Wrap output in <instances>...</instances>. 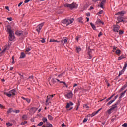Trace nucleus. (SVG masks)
I'll use <instances>...</instances> for the list:
<instances>
[{"instance_id": "43", "label": "nucleus", "mask_w": 127, "mask_h": 127, "mask_svg": "<svg viewBox=\"0 0 127 127\" xmlns=\"http://www.w3.org/2000/svg\"><path fill=\"white\" fill-rule=\"evenodd\" d=\"M119 34L121 35V34H124V31H122V30H119Z\"/></svg>"}, {"instance_id": "12", "label": "nucleus", "mask_w": 127, "mask_h": 127, "mask_svg": "<svg viewBox=\"0 0 127 127\" xmlns=\"http://www.w3.org/2000/svg\"><path fill=\"white\" fill-rule=\"evenodd\" d=\"M47 99L46 100V106H48V105H49V103H48V101H49L50 98H51V96L49 95L47 96Z\"/></svg>"}, {"instance_id": "63", "label": "nucleus", "mask_w": 127, "mask_h": 127, "mask_svg": "<svg viewBox=\"0 0 127 127\" xmlns=\"http://www.w3.org/2000/svg\"><path fill=\"white\" fill-rule=\"evenodd\" d=\"M105 82L106 84L109 83V81H108V80H107V79H105Z\"/></svg>"}, {"instance_id": "21", "label": "nucleus", "mask_w": 127, "mask_h": 127, "mask_svg": "<svg viewBox=\"0 0 127 127\" xmlns=\"http://www.w3.org/2000/svg\"><path fill=\"white\" fill-rule=\"evenodd\" d=\"M48 119L49 121H53V117L50 115H48Z\"/></svg>"}, {"instance_id": "19", "label": "nucleus", "mask_w": 127, "mask_h": 127, "mask_svg": "<svg viewBox=\"0 0 127 127\" xmlns=\"http://www.w3.org/2000/svg\"><path fill=\"white\" fill-rule=\"evenodd\" d=\"M77 20H78V22H79L80 23H82V24L84 23L82 21L83 20L82 17H80V18H78Z\"/></svg>"}, {"instance_id": "13", "label": "nucleus", "mask_w": 127, "mask_h": 127, "mask_svg": "<svg viewBox=\"0 0 127 127\" xmlns=\"http://www.w3.org/2000/svg\"><path fill=\"white\" fill-rule=\"evenodd\" d=\"M101 23L102 24H103V25H104V23L103 22V21H101V20H100V19L97 20V21L96 22V24L97 25H99V24H101Z\"/></svg>"}, {"instance_id": "64", "label": "nucleus", "mask_w": 127, "mask_h": 127, "mask_svg": "<svg viewBox=\"0 0 127 127\" xmlns=\"http://www.w3.org/2000/svg\"><path fill=\"white\" fill-rule=\"evenodd\" d=\"M123 87H124L125 88H127V84H125L124 86H123Z\"/></svg>"}, {"instance_id": "31", "label": "nucleus", "mask_w": 127, "mask_h": 127, "mask_svg": "<svg viewBox=\"0 0 127 127\" xmlns=\"http://www.w3.org/2000/svg\"><path fill=\"white\" fill-rule=\"evenodd\" d=\"M40 41L42 43H45V39L41 38Z\"/></svg>"}, {"instance_id": "3", "label": "nucleus", "mask_w": 127, "mask_h": 127, "mask_svg": "<svg viewBox=\"0 0 127 127\" xmlns=\"http://www.w3.org/2000/svg\"><path fill=\"white\" fill-rule=\"evenodd\" d=\"M74 22V18H72L70 20H67V19H65L63 20V23H64V24H66V26L71 24V23H73Z\"/></svg>"}, {"instance_id": "32", "label": "nucleus", "mask_w": 127, "mask_h": 127, "mask_svg": "<svg viewBox=\"0 0 127 127\" xmlns=\"http://www.w3.org/2000/svg\"><path fill=\"white\" fill-rule=\"evenodd\" d=\"M115 53L116 54H121V50L118 49V50H116L115 52Z\"/></svg>"}, {"instance_id": "36", "label": "nucleus", "mask_w": 127, "mask_h": 127, "mask_svg": "<svg viewBox=\"0 0 127 127\" xmlns=\"http://www.w3.org/2000/svg\"><path fill=\"white\" fill-rule=\"evenodd\" d=\"M121 99H119L117 101V102L115 103V104L117 105L118 106V105H119V103H120V102H121Z\"/></svg>"}, {"instance_id": "29", "label": "nucleus", "mask_w": 127, "mask_h": 127, "mask_svg": "<svg viewBox=\"0 0 127 127\" xmlns=\"http://www.w3.org/2000/svg\"><path fill=\"white\" fill-rule=\"evenodd\" d=\"M42 121L44 123H46V124L47 123H48V122H47V118H45V117H43L42 119Z\"/></svg>"}, {"instance_id": "46", "label": "nucleus", "mask_w": 127, "mask_h": 127, "mask_svg": "<svg viewBox=\"0 0 127 127\" xmlns=\"http://www.w3.org/2000/svg\"><path fill=\"white\" fill-rule=\"evenodd\" d=\"M12 63L13 64L14 63V56H12Z\"/></svg>"}, {"instance_id": "57", "label": "nucleus", "mask_w": 127, "mask_h": 127, "mask_svg": "<svg viewBox=\"0 0 127 127\" xmlns=\"http://www.w3.org/2000/svg\"><path fill=\"white\" fill-rule=\"evenodd\" d=\"M86 16H90L91 15V14L90 13V12L87 13H86Z\"/></svg>"}, {"instance_id": "8", "label": "nucleus", "mask_w": 127, "mask_h": 127, "mask_svg": "<svg viewBox=\"0 0 127 127\" xmlns=\"http://www.w3.org/2000/svg\"><path fill=\"white\" fill-rule=\"evenodd\" d=\"M117 20H118L119 22H124V18L121 16H119L117 17Z\"/></svg>"}, {"instance_id": "58", "label": "nucleus", "mask_w": 127, "mask_h": 127, "mask_svg": "<svg viewBox=\"0 0 127 127\" xmlns=\"http://www.w3.org/2000/svg\"><path fill=\"white\" fill-rule=\"evenodd\" d=\"M60 84H64V85L66 84L65 82H63V81L60 82Z\"/></svg>"}, {"instance_id": "39", "label": "nucleus", "mask_w": 127, "mask_h": 127, "mask_svg": "<svg viewBox=\"0 0 127 127\" xmlns=\"http://www.w3.org/2000/svg\"><path fill=\"white\" fill-rule=\"evenodd\" d=\"M123 58H125V57H123V55H122L118 58V60H121Z\"/></svg>"}, {"instance_id": "53", "label": "nucleus", "mask_w": 127, "mask_h": 127, "mask_svg": "<svg viewBox=\"0 0 127 127\" xmlns=\"http://www.w3.org/2000/svg\"><path fill=\"white\" fill-rule=\"evenodd\" d=\"M102 35H103V33H102V32H100L98 34V37L102 36Z\"/></svg>"}, {"instance_id": "56", "label": "nucleus", "mask_w": 127, "mask_h": 127, "mask_svg": "<svg viewBox=\"0 0 127 127\" xmlns=\"http://www.w3.org/2000/svg\"><path fill=\"white\" fill-rule=\"evenodd\" d=\"M30 0H25L24 3H28V2H29V1Z\"/></svg>"}, {"instance_id": "33", "label": "nucleus", "mask_w": 127, "mask_h": 127, "mask_svg": "<svg viewBox=\"0 0 127 127\" xmlns=\"http://www.w3.org/2000/svg\"><path fill=\"white\" fill-rule=\"evenodd\" d=\"M13 113H15L16 114H18V113H19L20 112V110H15L13 111Z\"/></svg>"}, {"instance_id": "59", "label": "nucleus", "mask_w": 127, "mask_h": 127, "mask_svg": "<svg viewBox=\"0 0 127 127\" xmlns=\"http://www.w3.org/2000/svg\"><path fill=\"white\" fill-rule=\"evenodd\" d=\"M68 104H69L70 106H73L74 105V103L71 101Z\"/></svg>"}, {"instance_id": "18", "label": "nucleus", "mask_w": 127, "mask_h": 127, "mask_svg": "<svg viewBox=\"0 0 127 127\" xmlns=\"http://www.w3.org/2000/svg\"><path fill=\"white\" fill-rule=\"evenodd\" d=\"M117 104H116V103L115 104H114V105H113L111 107V108L110 109H111V110H112V111H113V110H115V109H116V108H117Z\"/></svg>"}, {"instance_id": "60", "label": "nucleus", "mask_w": 127, "mask_h": 127, "mask_svg": "<svg viewBox=\"0 0 127 127\" xmlns=\"http://www.w3.org/2000/svg\"><path fill=\"white\" fill-rule=\"evenodd\" d=\"M64 41L65 44H66V43H67V39H64Z\"/></svg>"}, {"instance_id": "22", "label": "nucleus", "mask_w": 127, "mask_h": 127, "mask_svg": "<svg viewBox=\"0 0 127 127\" xmlns=\"http://www.w3.org/2000/svg\"><path fill=\"white\" fill-rule=\"evenodd\" d=\"M22 119L24 120V121H26L27 120V115H24L22 116Z\"/></svg>"}, {"instance_id": "48", "label": "nucleus", "mask_w": 127, "mask_h": 127, "mask_svg": "<svg viewBox=\"0 0 127 127\" xmlns=\"http://www.w3.org/2000/svg\"><path fill=\"white\" fill-rule=\"evenodd\" d=\"M7 20H9V21H12V17H9L7 18Z\"/></svg>"}, {"instance_id": "17", "label": "nucleus", "mask_w": 127, "mask_h": 127, "mask_svg": "<svg viewBox=\"0 0 127 127\" xmlns=\"http://www.w3.org/2000/svg\"><path fill=\"white\" fill-rule=\"evenodd\" d=\"M90 25L93 30H97V29H96V26H95V24H93L92 23H90Z\"/></svg>"}, {"instance_id": "5", "label": "nucleus", "mask_w": 127, "mask_h": 127, "mask_svg": "<svg viewBox=\"0 0 127 127\" xmlns=\"http://www.w3.org/2000/svg\"><path fill=\"white\" fill-rule=\"evenodd\" d=\"M43 25H44V23H43L38 25L37 27V29H36V31L38 32H40V30L42 29V26H43Z\"/></svg>"}, {"instance_id": "52", "label": "nucleus", "mask_w": 127, "mask_h": 127, "mask_svg": "<svg viewBox=\"0 0 127 127\" xmlns=\"http://www.w3.org/2000/svg\"><path fill=\"white\" fill-rule=\"evenodd\" d=\"M7 48H5L2 51H1V53H3L4 52H5V51L6 50Z\"/></svg>"}, {"instance_id": "38", "label": "nucleus", "mask_w": 127, "mask_h": 127, "mask_svg": "<svg viewBox=\"0 0 127 127\" xmlns=\"http://www.w3.org/2000/svg\"><path fill=\"white\" fill-rule=\"evenodd\" d=\"M65 108L66 109H69L70 108V103H67Z\"/></svg>"}, {"instance_id": "44", "label": "nucleus", "mask_w": 127, "mask_h": 127, "mask_svg": "<svg viewBox=\"0 0 127 127\" xmlns=\"http://www.w3.org/2000/svg\"><path fill=\"white\" fill-rule=\"evenodd\" d=\"M84 108H86V109H89V106L87 104H84L83 105Z\"/></svg>"}, {"instance_id": "61", "label": "nucleus", "mask_w": 127, "mask_h": 127, "mask_svg": "<svg viewBox=\"0 0 127 127\" xmlns=\"http://www.w3.org/2000/svg\"><path fill=\"white\" fill-rule=\"evenodd\" d=\"M22 3H23V2H21L20 3L18 4V6L19 7V6H20L21 5V4H22Z\"/></svg>"}, {"instance_id": "28", "label": "nucleus", "mask_w": 127, "mask_h": 127, "mask_svg": "<svg viewBox=\"0 0 127 127\" xmlns=\"http://www.w3.org/2000/svg\"><path fill=\"white\" fill-rule=\"evenodd\" d=\"M113 102H115V99H113L110 101H109L107 104L106 106H110V105H111V104H112V103H113Z\"/></svg>"}, {"instance_id": "62", "label": "nucleus", "mask_w": 127, "mask_h": 127, "mask_svg": "<svg viewBox=\"0 0 127 127\" xmlns=\"http://www.w3.org/2000/svg\"><path fill=\"white\" fill-rule=\"evenodd\" d=\"M5 9H6L7 10H8V11H9V7L8 6H6Z\"/></svg>"}, {"instance_id": "26", "label": "nucleus", "mask_w": 127, "mask_h": 127, "mask_svg": "<svg viewBox=\"0 0 127 127\" xmlns=\"http://www.w3.org/2000/svg\"><path fill=\"white\" fill-rule=\"evenodd\" d=\"M4 94L6 95V96H7V97H8L9 98H10V97H11V96H12L11 95V93H7L6 92H4Z\"/></svg>"}, {"instance_id": "47", "label": "nucleus", "mask_w": 127, "mask_h": 127, "mask_svg": "<svg viewBox=\"0 0 127 127\" xmlns=\"http://www.w3.org/2000/svg\"><path fill=\"white\" fill-rule=\"evenodd\" d=\"M103 13V10H101L97 13L98 15H100V14H102Z\"/></svg>"}, {"instance_id": "6", "label": "nucleus", "mask_w": 127, "mask_h": 127, "mask_svg": "<svg viewBox=\"0 0 127 127\" xmlns=\"http://www.w3.org/2000/svg\"><path fill=\"white\" fill-rule=\"evenodd\" d=\"M127 64H125V65H124V66L123 67V69L119 72V74L118 77H120V76H121V75H122L123 73H124V72H125V70H126V68H127Z\"/></svg>"}, {"instance_id": "40", "label": "nucleus", "mask_w": 127, "mask_h": 127, "mask_svg": "<svg viewBox=\"0 0 127 127\" xmlns=\"http://www.w3.org/2000/svg\"><path fill=\"white\" fill-rule=\"evenodd\" d=\"M112 109H111V108H110L108 111H107V112H108V114H111V112H112Z\"/></svg>"}, {"instance_id": "23", "label": "nucleus", "mask_w": 127, "mask_h": 127, "mask_svg": "<svg viewBox=\"0 0 127 127\" xmlns=\"http://www.w3.org/2000/svg\"><path fill=\"white\" fill-rule=\"evenodd\" d=\"M13 112V109L12 108H9L7 111V114H10V113H12Z\"/></svg>"}, {"instance_id": "54", "label": "nucleus", "mask_w": 127, "mask_h": 127, "mask_svg": "<svg viewBox=\"0 0 127 127\" xmlns=\"http://www.w3.org/2000/svg\"><path fill=\"white\" fill-rule=\"evenodd\" d=\"M42 125H43V122H41L38 124V126H42Z\"/></svg>"}, {"instance_id": "35", "label": "nucleus", "mask_w": 127, "mask_h": 127, "mask_svg": "<svg viewBox=\"0 0 127 127\" xmlns=\"http://www.w3.org/2000/svg\"><path fill=\"white\" fill-rule=\"evenodd\" d=\"M51 81L53 84H55V83H56V79L53 78Z\"/></svg>"}, {"instance_id": "34", "label": "nucleus", "mask_w": 127, "mask_h": 127, "mask_svg": "<svg viewBox=\"0 0 127 127\" xmlns=\"http://www.w3.org/2000/svg\"><path fill=\"white\" fill-rule=\"evenodd\" d=\"M26 124H27V121H25L24 122H22L20 125H26Z\"/></svg>"}, {"instance_id": "27", "label": "nucleus", "mask_w": 127, "mask_h": 127, "mask_svg": "<svg viewBox=\"0 0 127 127\" xmlns=\"http://www.w3.org/2000/svg\"><path fill=\"white\" fill-rule=\"evenodd\" d=\"M25 57V54L24 52L21 53L20 58H24Z\"/></svg>"}, {"instance_id": "51", "label": "nucleus", "mask_w": 127, "mask_h": 127, "mask_svg": "<svg viewBox=\"0 0 127 127\" xmlns=\"http://www.w3.org/2000/svg\"><path fill=\"white\" fill-rule=\"evenodd\" d=\"M122 127H127V123H124L122 125Z\"/></svg>"}, {"instance_id": "9", "label": "nucleus", "mask_w": 127, "mask_h": 127, "mask_svg": "<svg viewBox=\"0 0 127 127\" xmlns=\"http://www.w3.org/2000/svg\"><path fill=\"white\" fill-rule=\"evenodd\" d=\"M9 93H10L12 96H15V94L16 93V90L14 89L12 90H10Z\"/></svg>"}, {"instance_id": "49", "label": "nucleus", "mask_w": 127, "mask_h": 127, "mask_svg": "<svg viewBox=\"0 0 127 127\" xmlns=\"http://www.w3.org/2000/svg\"><path fill=\"white\" fill-rule=\"evenodd\" d=\"M29 79H32V80H33V79H34V78L33 77V76L32 75V76H30L28 77V80Z\"/></svg>"}, {"instance_id": "15", "label": "nucleus", "mask_w": 127, "mask_h": 127, "mask_svg": "<svg viewBox=\"0 0 127 127\" xmlns=\"http://www.w3.org/2000/svg\"><path fill=\"white\" fill-rule=\"evenodd\" d=\"M126 92L127 90H125L123 92L121 93L120 94V97H119V99H122V98H123V96H124V95H125V94H126Z\"/></svg>"}, {"instance_id": "1", "label": "nucleus", "mask_w": 127, "mask_h": 127, "mask_svg": "<svg viewBox=\"0 0 127 127\" xmlns=\"http://www.w3.org/2000/svg\"><path fill=\"white\" fill-rule=\"evenodd\" d=\"M7 31H8L9 36V40H10V41H12V40H13V31H12V30H11V29L10 28V26H7Z\"/></svg>"}, {"instance_id": "10", "label": "nucleus", "mask_w": 127, "mask_h": 127, "mask_svg": "<svg viewBox=\"0 0 127 127\" xmlns=\"http://www.w3.org/2000/svg\"><path fill=\"white\" fill-rule=\"evenodd\" d=\"M125 12L124 11H121L120 12H118L116 14H115V15H120V16H124V14H125Z\"/></svg>"}, {"instance_id": "16", "label": "nucleus", "mask_w": 127, "mask_h": 127, "mask_svg": "<svg viewBox=\"0 0 127 127\" xmlns=\"http://www.w3.org/2000/svg\"><path fill=\"white\" fill-rule=\"evenodd\" d=\"M15 34L17 35L18 36H21L22 34V32L21 31H16Z\"/></svg>"}, {"instance_id": "55", "label": "nucleus", "mask_w": 127, "mask_h": 127, "mask_svg": "<svg viewBox=\"0 0 127 127\" xmlns=\"http://www.w3.org/2000/svg\"><path fill=\"white\" fill-rule=\"evenodd\" d=\"M56 40H54V39H50V42H55Z\"/></svg>"}, {"instance_id": "20", "label": "nucleus", "mask_w": 127, "mask_h": 127, "mask_svg": "<svg viewBox=\"0 0 127 127\" xmlns=\"http://www.w3.org/2000/svg\"><path fill=\"white\" fill-rule=\"evenodd\" d=\"M88 53V56H88L89 59H92V51H89Z\"/></svg>"}, {"instance_id": "7", "label": "nucleus", "mask_w": 127, "mask_h": 127, "mask_svg": "<svg viewBox=\"0 0 127 127\" xmlns=\"http://www.w3.org/2000/svg\"><path fill=\"white\" fill-rule=\"evenodd\" d=\"M64 96H65V97L67 98V99H71V98L73 97V93H72V92H70L67 94H65Z\"/></svg>"}, {"instance_id": "24", "label": "nucleus", "mask_w": 127, "mask_h": 127, "mask_svg": "<svg viewBox=\"0 0 127 127\" xmlns=\"http://www.w3.org/2000/svg\"><path fill=\"white\" fill-rule=\"evenodd\" d=\"M46 126L47 127H53L52 124L49 123V122H47V123L46 124Z\"/></svg>"}, {"instance_id": "11", "label": "nucleus", "mask_w": 127, "mask_h": 127, "mask_svg": "<svg viewBox=\"0 0 127 127\" xmlns=\"http://www.w3.org/2000/svg\"><path fill=\"white\" fill-rule=\"evenodd\" d=\"M101 110H102V108H101L100 109H99L98 110H97L96 112H93V113L91 114V117H94V116H96V115H97V114H98V113L100 111H101Z\"/></svg>"}, {"instance_id": "42", "label": "nucleus", "mask_w": 127, "mask_h": 127, "mask_svg": "<svg viewBox=\"0 0 127 127\" xmlns=\"http://www.w3.org/2000/svg\"><path fill=\"white\" fill-rule=\"evenodd\" d=\"M26 102H27V103H30V99H29V98H26Z\"/></svg>"}, {"instance_id": "30", "label": "nucleus", "mask_w": 127, "mask_h": 127, "mask_svg": "<svg viewBox=\"0 0 127 127\" xmlns=\"http://www.w3.org/2000/svg\"><path fill=\"white\" fill-rule=\"evenodd\" d=\"M114 96H115V94H113L111 96H110L109 98L107 99H106V102H108V101H110V100H111V99H112V98H113V97H114Z\"/></svg>"}, {"instance_id": "25", "label": "nucleus", "mask_w": 127, "mask_h": 127, "mask_svg": "<svg viewBox=\"0 0 127 127\" xmlns=\"http://www.w3.org/2000/svg\"><path fill=\"white\" fill-rule=\"evenodd\" d=\"M76 49V51H77V53H79V52H80V51H81V50H82V49L80 47H77Z\"/></svg>"}, {"instance_id": "50", "label": "nucleus", "mask_w": 127, "mask_h": 127, "mask_svg": "<svg viewBox=\"0 0 127 127\" xmlns=\"http://www.w3.org/2000/svg\"><path fill=\"white\" fill-rule=\"evenodd\" d=\"M87 121H88V119L84 118V120H83V123H86V122H87Z\"/></svg>"}, {"instance_id": "45", "label": "nucleus", "mask_w": 127, "mask_h": 127, "mask_svg": "<svg viewBox=\"0 0 127 127\" xmlns=\"http://www.w3.org/2000/svg\"><path fill=\"white\" fill-rule=\"evenodd\" d=\"M30 50H31V49L29 48H27L26 49V52H28L29 51H30Z\"/></svg>"}, {"instance_id": "4", "label": "nucleus", "mask_w": 127, "mask_h": 127, "mask_svg": "<svg viewBox=\"0 0 127 127\" xmlns=\"http://www.w3.org/2000/svg\"><path fill=\"white\" fill-rule=\"evenodd\" d=\"M112 27L113 31H114V32H118L120 30V26L118 24L113 25Z\"/></svg>"}, {"instance_id": "37", "label": "nucleus", "mask_w": 127, "mask_h": 127, "mask_svg": "<svg viewBox=\"0 0 127 127\" xmlns=\"http://www.w3.org/2000/svg\"><path fill=\"white\" fill-rule=\"evenodd\" d=\"M125 88L124 86H122V88L119 90V92H122V91H124V90H125Z\"/></svg>"}, {"instance_id": "41", "label": "nucleus", "mask_w": 127, "mask_h": 127, "mask_svg": "<svg viewBox=\"0 0 127 127\" xmlns=\"http://www.w3.org/2000/svg\"><path fill=\"white\" fill-rule=\"evenodd\" d=\"M6 125H7L8 127H11V126H12V124L10 123H6Z\"/></svg>"}, {"instance_id": "2", "label": "nucleus", "mask_w": 127, "mask_h": 127, "mask_svg": "<svg viewBox=\"0 0 127 127\" xmlns=\"http://www.w3.org/2000/svg\"><path fill=\"white\" fill-rule=\"evenodd\" d=\"M64 7H68V8H70V9H74V8H77L78 7V5L77 3L75 2H73L72 4H65L64 5Z\"/></svg>"}, {"instance_id": "14", "label": "nucleus", "mask_w": 127, "mask_h": 127, "mask_svg": "<svg viewBox=\"0 0 127 127\" xmlns=\"http://www.w3.org/2000/svg\"><path fill=\"white\" fill-rule=\"evenodd\" d=\"M106 3V0H103L100 3V7L101 8H104V5Z\"/></svg>"}]
</instances>
